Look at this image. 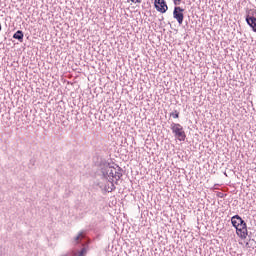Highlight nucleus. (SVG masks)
<instances>
[{"label":"nucleus","instance_id":"13","mask_svg":"<svg viewBox=\"0 0 256 256\" xmlns=\"http://www.w3.org/2000/svg\"><path fill=\"white\" fill-rule=\"evenodd\" d=\"M106 191H108V193H111V191H115V184H113V182H110V187H108Z\"/></svg>","mask_w":256,"mask_h":256},{"label":"nucleus","instance_id":"17","mask_svg":"<svg viewBox=\"0 0 256 256\" xmlns=\"http://www.w3.org/2000/svg\"><path fill=\"white\" fill-rule=\"evenodd\" d=\"M1 29H2V26H1V23H0V31H1Z\"/></svg>","mask_w":256,"mask_h":256},{"label":"nucleus","instance_id":"2","mask_svg":"<svg viewBox=\"0 0 256 256\" xmlns=\"http://www.w3.org/2000/svg\"><path fill=\"white\" fill-rule=\"evenodd\" d=\"M170 129L172 133H174V137H177L178 141H185V139H187V134H185V130H183L181 124L173 122L170 125Z\"/></svg>","mask_w":256,"mask_h":256},{"label":"nucleus","instance_id":"5","mask_svg":"<svg viewBox=\"0 0 256 256\" xmlns=\"http://www.w3.org/2000/svg\"><path fill=\"white\" fill-rule=\"evenodd\" d=\"M246 23L251 27L252 31L256 33V11L249 12L246 15Z\"/></svg>","mask_w":256,"mask_h":256},{"label":"nucleus","instance_id":"4","mask_svg":"<svg viewBox=\"0 0 256 256\" xmlns=\"http://www.w3.org/2000/svg\"><path fill=\"white\" fill-rule=\"evenodd\" d=\"M183 11H185V9L179 6L174 7L173 10V17L176 19L179 25H183V20L185 19V14H183Z\"/></svg>","mask_w":256,"mask_h":256},{"label":"nucleus","instance_id":"6","mask_svg":"<svg viewBox=\"0 0 256 256\" xmlns=\"http://www.w3.org/2000/svg\"><path fill=\"white\" fill-rule=\"evenodd\" d=\"M154 7L159 13H167L169 9L165 0H154Z\"/></svg>","mask_w":256,"mask_h":256},{"label":"nucleus","instance_id":"3","mask_svg":"<svg viewBox=\"0 0 256 256\" xmlns=\"http://www.w3.org/2000/svg\"><path fill=\"white\" fill-rule=\"evenodd\" d=\"M236 233L241 239H246L247 236L249 235V232L247 231V223L245 220H242L240 225L236 227Z\"/></svg>","mask_w":256,"mask_h":256},{"label":"nucleus","instance_id":"15","mask_svg":"<svg viewBox=\"0 0 256 256\" xmlns=\"http://www.w3.org/2000/svg\"><path fill=\"white\" fill-rule=\"evenodd\" d=\"M131 3H141L142 0H130Z\"/></svg>","mask_w":256,"mask_h":256},{"label":"nucleus","instance_id":"10","mask_svg":"<svg viewBox=\"0 0 256 256\" xmlns=\"http://www.w3.org/2000/svg\"><path fill=\"white\" fill-rule=\"evenodd\" d=\"M79 239H85V234L83 233V231L78 233V235L74 238V241H76V243H79Z\"/></svg>","mask_w":256,"mask_h":256},{"label":"nucleus","instance_id":"11","mask_svg":"<svg viewBox=\"0 0 256 256\" xmlns=\"http://www.w3.org/2000/svg\"><path fill=\"white\" fill-rule=\"evenodd\" d=\"M170 117H173V119H179V111L174 110L172 113H170Z\"/></svg>","mask_w":256,"mask_h":256},{"label":"nucleus","instance_id":"12","mask_svg":"<svg viewBox=\"0 0 256 256\" xmlns=\"http://www.w3.org/2000/svg\"><path fill=\"white\" fill-rule=\"evenodd\" d=\"M29 169H34L35 168V159H30L29 164H28Z\"/></svg>","mask_w":256,"mask_h":256},{"label":"nucleus","instance_id":"8","mask_svg":"<svg viewBox=\"0 0 256 256\" xmlns=\"http://www.w3.org/2000/svg\"><path fill=\"white\" fill-rule=\"evenodd\" d=\"M23 37L24 34L23 31L21 30L16 31L15 34L13 35V39H17V41H19L20 43H23Z\"/></svg>","mask_w":256,"mask_h":256},{"label":"nucleus","instance_id":"1","mask_svg":"<svg viewBox=\"0 0 256 256\" xmlns=\"http://www.w3.org/2000/svg\"><path fill=\"white\" fill-rule=\"evenodd\" d=\"M123 168L119 167V165H116V168L111 166L110 163H104V165L101 167V173L104 177V179H116V181H119L121 177H123Z\"/></svg>","mask_w":256,"mask_h":256},{"label":"nucleus","instance_id":"16","mask_svg":"<svg viewBox=\"0 0 256 256\" xmlns=\"http://www.w3.org/2000/svg\"><path fill=\"white\" fill-rule=\"evenodd\" d=\"M252 241H254L256 243V235L254 236V238L252 239Z\"/></svg>","mask_w":256,"mask_h":256},{"label":"nucleus","instance_id":"14","mask_svg":"<svg viewBox=\"0 0 256 256\" xmlns=\"http://www.w3.org/2000/svg\"><path fill=\"white\" fill-rule=\"evenodd\" d=\"M182 0H173L174 5H181Z\"/></svg>","mask_w":256,"mask_h":256},{"label":"nucleus","instance_id":"9","mask_svg":"<svg viewBox=\"0 0 256 256\" xmlns=\"http://www.w3.org/2000/svg\"><path fill=\"white\" fill-rule=\"evenodd\" d=\"M87 255V247H83L79 253H73V256H85Z\"/></svg>","mask_w":256,"mask_h":256},{"label":"nucleus","instance_id":"7","mask_svg":"<svg viewBox=\"0 0 256 256\" xmlns=\"http://www.w3.org/2000/svg\"><path fill=\"white\" fill-rule=\"evenodd\" d=\"M231 223H232L233 227L235 229H237V227H239V225L241 223H243V218H241V216H239V215H234L231 218Z\"/></svg>","mask_w":256,"mask_h":256}]
</instances>
